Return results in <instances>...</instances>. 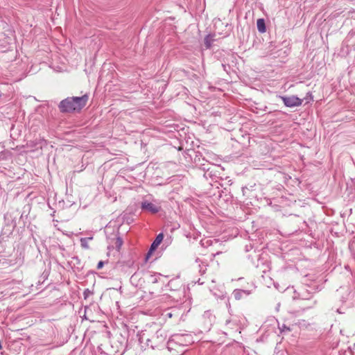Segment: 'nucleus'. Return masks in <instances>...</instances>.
I'll list each match as a JSON object with an SVG mask.
<instances>
[{
  "instance_id": "nucleus-1",
  "label": "nucleus",
  "mask_w": 355,
  "mask_h": 355,
  "mask_svg": "<svg viewBox=\"0 0 355 355\" xmlns=\"http://www.w3.org/2000/svg\"><path fill=\"white\" fill-rule=\"evenodd\" d=\"M89 95L80 97H68L60 101L58 107L61 112H80L87 104Z\"/></svg>"
},
{
  "instance_id": "nucleus-2",
  "label": "nucleus",
  "mask_w": 355,
  "mask_h": 355,
  "mask_svg": "<svg viewBox=\"0 0 355 355\" xmlns=\"http://www.w3.org/2000/svg\"><path fill=\"white\" fill-rule=\"evenodd\" d=\"M193 343V336L189 334H176L172 335L167 344L168 348L170 349L172 343H175L182 346H188Z\"/></svg>"
},
{
  "instance_id": "nucleus-3",
  "label": "nucleus",
  "mask_w": 355,
  "mask_h": 355,
  "mask_svg": "<svg viewBox=\"0 0 355 355\" xmlns=\"http://www.w3.org/2000/svg\"><path fill=\"white\" fill-rule=\"evenodd\" d=\"M281 98L282 99L284 105L289 107L300 106L302 105L303 101L302 99L295 96H281Z\"/></svg>"
},
{
  "instance_id": "nucleus-4",
  "label": "nucleus",
  "mask_w": 355,
  "mask_h": 355,
  "mask_svg": "<svg viewBox=\"0 0 355 355\" xmlns=\"http://www.w3.org/2000/svg\"><path fill=\"white\" fill-rule=\"evenodd\" d=\"M141 207L143 210H146L151 214H157L161 209L160 206L156 205L146 200L141 202Z\"/></svg>"
},
{
  "instance_id": "nucleus-5",
  "label": "nucleus",
  "mask_w": 355,
  "mask_h": 355,
  "mask_svg": "<svg viewBox=\"0 0 355 355\" xmlns=\"http://www.w3.org/2000/svg\"><path fill=\"white\" fill-rule=\"evenodd\" d=\"M164 239V234L162 233H159L155 238V241L150 245V250L147 253L146 259H148L150 255L153 253L154 250L159 246V245L162 243Z\"/></svg>"
},
{
  "instance_id": "nucleus-6",
  "label": "nucleus",
  "mask_w": 355,
  "mask_h": 355,
  "mask_svg": "<svg viewBox=\"0 0 355 355\" xmlns=\"http://www.w3.org/2000/svg\"><path fill=\"white\" fill-rule=\"evenodd\" d=\"M167 336L166 332L163 329H159L156 331L153 336V339L155 340L157 344H161L164 342Z\"/></svg>"
},
{
  "instance_id": "nucleus-7",
  "label": "nucleus",
  "mask_w": 355,
  "mask_h": 355,
  "mask_svg": "<svg viewBox=\"0 0 355 355\" xmlns=\"http://www.w3.org/2000/svg\"><path fill=\"white\" fill-rule=\"evenodd\" d=\"M233 296L234 298L237 300L241 299L243 295H248L250 294V292L245 290L241 289H235L233 293Z\"/></svg>"
},
{
  "instance_id": "nucleus-8",
  "label": "nucleus",
  "mask_w": 355,
  "mask_h": 355,
  "mask_svg": "<svg viewBox=\"0 0 355 355\" xmlns=\"http://www.w3.org/2000/svg\"><path fill=\"white\" fill-rule=\"evenodd\" d=\"M257 29L260 33H265L266 31L265 21L263 19H259L257 21Z\"/></svg>"
},
{
  "instance_id": "nucleus-9",
  "label": "nucleus",
  "mask_w": 355,
  "mask_h": 355,
  "mask_svg": "<svg viewBox=\"0 0 355 355\" xmlns=\"http://www.w3.org/2000/svg\"><path fill=\"white\" fill-rule=\"evenodd\" d=\"M92 239H93V237L81 238L80 240L81 247L85 249H88L89 248L88 242H89V241L92 240Z\"/></svg>"
},
{
  "instance_id": "nucleus-10",
  "label": "nucleus",
  "mask_w": 355,
  "mask_h": 355,
  "mask_svg": "<svg viewBox=\"0 0 355 355\" xmlns=\"http://www.w3.org/2000/svg\"><path fill=\"white\" fill-rule=\"evenodd\" d=\"M214 42V39L210 35H207L204 39L205 46L207 49L211 48L212 43Z\"/></svg>"
},
{
  "instance_id": "nucleus-11",
  "label": "nucleus",
  "mask_w": 355,
  "mask_h": 355,
  "mask_svg": "<svg viewBox=\"0 0 355 355\" xmlns=\"http://www.w3.org/2000/svg\"><path fill=\"white\" fill-rule=\"evenodd\" d=\"M114 245H115L116 249L119 251L123 245L122 239L121 237H117L115 240Z\"/></svg>"
},
{
  "instance_id": "nucleus-12",
  "label": "nucleus",
  "mask_w": 355,
  "mask_h": 355,
  "mask_svg": "<svg viewBox=\"0 0 355 355\" xmlns=\"http://www.w3.org/2000/svg\"><path fill=\"white\" fill-rule=\"evenodd\" d=\"M281 332H289L291 331L290 327H287L286 324H282V327H279Z\"/></svg>"
},
{
  "instance_id": "nucleus-13",
  "label": "nucleus",
  "mask_w": 355,
  "mask_h": 355,
  "mask_svg": "<svg viewBox=\"0 0 355 355\" xmlns=\"http://www.w3.org/2000/svg\"><path fill=\"white\" fill-rule=\"evenodd\" d=\"M103 264H104V263H103L102 261H99V262L98 263V265H97V269H101V268H103Z\"/></svg>"
},
{
  "instance_id": "nucleus-14",
  "label": "nucleus",
  "mask_w": 355,
  "mask_h": 355,
  "mask_svg": "<svg viewBox=\"0 0 355 355\" xmlns=\"http://www.w3.org/2000/svg\"><path fill=\"white\" fill-rule=\"evenodd\" d=\"M200 269V271H201L202 270H205L206 269V266L207 265L206 264H203L202 266H201L200 265H199Z\"/></svg>"
},
{
  "instance_id": "nucleus-15",
  "label": "nucleus",
  "mask_w": 355,
  "mask_h": 355,
  "mask_svg": "<svg viewBox=\"0 0 355 355\" xmlns=\"http://www.w3.org/2000/svg\"><path fill=\"white\" fill-rule=\"evenodd\" d=\"M315 304V301H314V302H313L312 305H311V306H309V308H311V307L313 306Z\"/></svg>"
},
{
  "instance_id": "nucleus-16",
  "label": "nucleus",
  "mask_w": 355,
  "mask_h": 355,
  "mask_svg": "<svg viewBox=\"0 0 355 355\" xmlns=\"http://www.w3.org/2000/svg\"><path fill=\"white\" fill-rule=\"evenodd\" d=\"M199 261V259H196V262H198Z\"/></svg>"
}]
</instances>
